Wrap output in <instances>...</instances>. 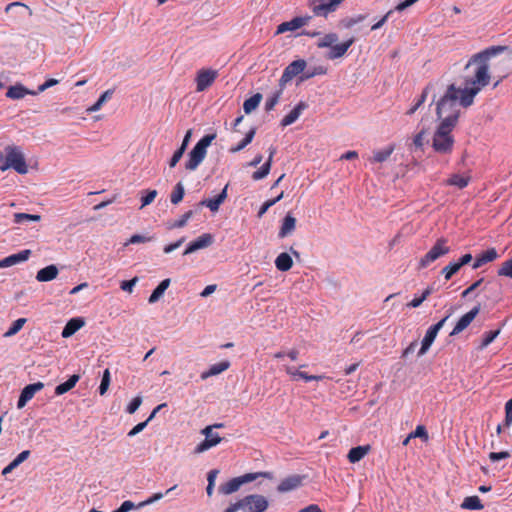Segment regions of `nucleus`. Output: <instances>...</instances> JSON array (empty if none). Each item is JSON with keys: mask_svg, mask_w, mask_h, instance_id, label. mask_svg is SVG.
<instances>
[{"mask_svg": "<svg viewBox=\"0 0 512 512\" xmlns=\"http://www.w3.org/2000/svg\"><path fill=\"white\" fill-rule=\"evenodd\" d=\"M508 49L507 46H491L479 53L474 54L465 66L468 70L474 67L472 76H467L464 81V88L461 89L460 104L464 108L474 103L475 96L489 84V64L491 57L496 56Z\"/></svg>", "mask_w": 512, "mask_h": 512, "instance_id": "obj_1", "label": "nucleus"}, {"mask_svg": "<svg viewBox=\"0 0 512 512\" xmlns=\"http://www.w3.org/2000/svg\"><path fill=\"white\" fill-rule=\"evenodd\" d=\"M460 97L461 89L457 88L455 84H450L445 94L437 103L436 113L441 119V122H446L447 119L455 118L453 125L456 126L460 115Z\"/></svg>", "mask_w": 512, "mask_h": 512, "instance_id": "obj_2", "label": "nucleus"}, {"mask_svg": "<svg viewBox=\"0 0 512 512\" xmlns=\"http://www.w3.org/2000/svg\"><path fill=\"white\" fill-rule=\"evenodd\" d=\"M454 120L455 118L447 119L446 122H440L437 127L432 139V148L435 152L444 155L452 153L455 142L451 134L455 127V125H453Z\"/></svg>", "mask_w": 512, "mask_h": 512, "instance_id": "obj_3", "label": "nucleus"}, {"mask_svg": "<svg viewBox=\"0 0 512 512\" xmlns=\"http://www.w3.org/2000/svg\"><path fill=\"white\" fill-rule=\"evenodd\" d=\"M269 507L268 499L260 494H250L232 503L227 510L229 512H266Z\"/></svg>", "mask_w": 512, "mask_h": 512, "instance_id": "obj_4", "label": "nucleus"}, {"mask_svg": "<svg viewBox=\"0 0 512 512\" xmlns=\"http://www.w3.org/2000/svg\"><path fill=\"white\" fill-rule=\"evenodd\" d=\"M5 161L0 165L2 172L12 168L19 174H26L28 172V165L25 157L19 146L8 145L4 149Z\"/></svg>", "mask_w": 512, "mask_h": 512, "instance_id": "obj_5", "label": "nucleus"}, {"mask_svg": "<svg viewBox=\"0 0 512 512\" xmlns=\"http://www.w3.org/2000/svg\"><path fill=\"white\" fill-rule=\"evenodd\" d=\"M215 137V134L205 135L196 143L188 155V160L185 164L187 170L194 171L200 165L206 156L208 146Z\"/></svg>", "mask_w": 512, "mask_h": 512, "instance_id": "obj_6", "label": "nucleus"}, {"mask_svg": "<svg viewBox=\"0 0 512 512\" xmlns=\"http://www.w3.org/2000/svg\"><path fill=\"white\" fill-rule=\"evenodd\" d=\"M260 477L271 479L273 477V474L271 472L266 471L246 473L242 476L232 478L224 484H221L219 486V492L223 495H230L238 491L243 484L252 482Z\"/></svg>", "mask_w": 512, "mask_h": 512, "instance_id": "obj_7", "label": "nucleus"}, {"mask_svg": "<svg viewBox=\"0 0 512 512\" xmlns=\"http://www.w3.org/2000/svg\"><path fill=\"white\" fill-rule=\"evenodd\" d=\"M449 252L450 247L447 245V240L445 238H439L431 247V249L420 259L418 263V269L426 268L432 262L448 254Z\"/></svg>", "mask_w": 512, "mask_h": 512, "instance_id": "obj_8", "label": "nucleus"}, {"mask_svg": "<svg viewBox=\"0 0 512 512\" xmlns=\"http://www.w3.org/2000/svg\"><path fill=\"white\" fill-rule=\"evenodd\" d=\"M344 0H307L308 6L315 16L327 17L335 12Z\"/></svg>", "mask_w": 512, "mask_h": 512, "instance_id": "obj_9", "label": "nucleus"}, {"mask_svg": "<svg viewBox=\"0 0 512 512\" xmlns=\"http://www.w3.org/2000/svg\"><path fill=\"white\" fill-rule=\"evenodd\" d=\"M219 427H223V424L210 425L201 431L202 434L205 435V439L195 447V454L203 453L210 448L215 447L222 441V438L219 436V434L213 432V428Z\"/></svg>", "mask_w": 512, "mask_h": 512, "instance_id": "obj_10", "label": "nucleus"}, {"mask_svg": "<svg viewBox=\"0 0 512 512\" xmlns=\"http://www.w3.org/2000/svg\"><path fill=\"white\" fill-rule=\"evenodd\" d=\"M306 61L304 59H298L292 61L283 71L279 79V87L285 88L286 84L290 82L295 76L303 74L306 68Z\"/></svg>", "mask_w": 512, "mask_h": 512, "instance_id": "obj_11", "label": "nucleus"}, {"mask_svg": "<svg viewBox=\"0 0 512 512\" xmlns=\"http://www.w3.org/2000/svg\"><path fill=\"white\" fill-rule=\"evenodd\" d=\"M218 71L211 68H202L197 71L195 82L196 91L203 92L208 89L217 79Z\"/></svg>", "mask_w": 512, "mask_h": 512, "instance_id": "obj_12", "label": "nucleus"}, {"mask_svg": "<svg viewBox=\"0 0 512 512\" xmlns=\"http://www.w3.org/2000/svg\"><path fill=\"white\" fill-rule=\"evenodd\" d=\"M450 315H451V313L448 314L443 319H441L438 323H436L428 328V330L426 331V334L422 340L421 348L418 352L419 356L424 355L429 350L430 346L432 345L435 338L437 337L439 330L444 326L446 320L450 317Z\"/></svg>", "mask_w": 512, "mask_h": 512, "instance_id": "obj_13", "label": "nucleus"}, {"mask_svg": "<svg viewBox=\"0 0 512 512\" xmlns=\"http://www.w3.org/2000/svg\"><path fill=\"white\" fill-rule=\"evenodd\" d=\"M312 17L310 15L305 16H297L291 19L290 21L282 22L277 26L276 34H282L288 31H295L299 28L306 26Z\"/></svg>", "mask_w": 512, "mask_h": 512, "instance_id": "obj_14", "label": "nucleus"}, {"mask_svg": "<svg viewBox=\"0 0 512 512\" xmlns=\"http://www.w3.org/2000/svg\"><path fill=\"white\" fill-rule=\"evenodd\" d=\"M43 388L44 384L42 382H36L25 386L19 396L17 408L22 409L23 407H25L27 402L30 401L34 397V395L37 392L41 391Z\"/></svg>", "mask_w": 512, "mask_h": 512, "instance_id": "obj_15", "label": "nucleus"}, {"mask_svg": "<svg viewBox=\"0 0 512 512\" xmlns=\"http://www.w3.org/2000/svg\"><path fill=\"white\" fill-rule=\"evenodd\" d=\"M480 312V305L475 306L473 309H471L469 312L464 314L456 323L453 330L450 333V336L457 335L461 333L463 330H465L471 322L475 319V317Z\"/></svg>", "mask_w": 512, "mask_h": 512, "instance_id": "obj_16", "label": "nucleus"}, {"mask_svg": "<svg viewBox=\"0 0 512 512\" xmlns=\"http://www.w3.org/2000/svg\"><path fill=\"white\" fill-rule=\"evenodd\" d=\"M213 243V236L209 233H204L194 241L190 242L183 252V255L191 254L197 250L209 247Z\"/></svg>", "mask_w": 512, "mask_h": 512, "instance_id": "obj_17", "label": "nucleus"}, {"mask_svg": "<svg viewBox=\"0 0 512 512\" xmlns=\"http://www.w3.org/2000/svg\"><path fill=\"white\" fill-rule=\"evenodd\" d=\"M354 42L355 38L350 37L349 39L340 44H334L327 53L326 58L329 60H335L343 57L348 51V49L354 44Z\"/></svg>", "mask_w": 512, "mask_h": 512, "instance_id": "obj_18", "label": "nucleus"}, {"mask_svg": "<svg viewBox=\"0 0 512 512\" xmlns=\"http://www.w3.org/2000/svg\"><path fill=\"white\" fill-rule=\"evenodd\" d=\"M308 107V105L300 101L287 115L283 117L280 124L282 127L293 124L302 114V112Z\"/></svg>", "mask_w": 512, "mask_h": 512, "instance_id": "obj_19", "label": "nucleus"}, {"mask_svg": "<svg viewBox=\"0 0 512 512\" xmlns=\"http://www.w3.org/2000/svg\"><path fill=\"white\" fill-rule=\"evenodd\" d=\"M499 257L498 252L495 248H489L486 251L476 256L475 261L472 265L473 269H478L488 262H493Z\"/></svg>", "mask_w": 512, "mask_h": 512, "instance_id": "obj_20", "label": "nucleus"}, {"mask_svg": "<svg viewBox=\"0 0 512 512\" xmlns=\"http://www.w3.org/2000/svg\"><path fill=\"white\" fill-rule=\"evenodd\" d=\"M227 188L228 185H226L221 193H219L216 197L210 198V199H204L200 202L201 206L208 207L212 212H217L219 210L220 205L226 200L227 198Z\"/></svg>", "mask_w": 512, "mask_h": 512, "instance_id": "obj_21", "label": "nucleus"}, {"mask_svg": "<svg viewBox=\"0 0 512 512\" xmlns=\"http://www.w3.org/2000/svg\"><path fill=\"white\" fill-rule=\"evenodd\" d=\"M38 92H34L33 90H29L22 84H16L10 86L6 92V97L14 100H19L24 98L26 95H37Z\"/></svg>", "mask_w": 512, "mask_h": 512, "instance_id": "obj_22", "label": "nucleus"}, {"mask_svg": "<svg viewBox=\"0 0 512 512\" xmlns=\"http://www.w3.org/2000/svg\"><path fill=\"white\" fill-rule=\"evenodd\" d=\"M471 181V175L469 173L466 174H452L446 181L445 185L454 186L458 189H464L469 185Z\"/></svg>", "mask_w": 512, "mask_h": 512, "instance_id": "obj_23", "label": "nucleus"}, {"mask_svg": "<svg viewBox=\"0 0 512 512\" xmlns=\"http://www.w3.org/2000/svg\"><path fill=\"white\" fill-rule=\"evenodd\" d=\"M85 322L82 318L76 317L70 319L64 326L61 336L63 338H69L74 335L80 328L84 326Z\"/></svg>", "mask_w": 512, "mask_h": 512, "instance_id": "obj_24", "label": "nucleus"}, {"mask_svg": "<svg viewBox=\"0 0 512 512\" xmlns=\"http://www.w3.org/2000/svg\"><path fill=\"white\" fill-rule=\"evenodd\" d=\"M59 270L56 265L51 264L40 269L36 274V280L39 282H49L58 276Z\"/></svg>", "mask_w": 512, "mask_h": 512, "instance_id": "obj_25", "label": "nucleus"}, {"mask_svg": "<svg viewBox=\"0 0 512 512\" xmlns=\"http://www.w3.org/2000/svg\"><path fill=\"white\" fill-rule=\"evenodd\" d=\"M302 484V477L293 475L283 479L277 487L279 492H288L298 488Z\"/></svg>", "mask_w": 512, "mask_h": 512, "instance_id": "obj_26", "label": "nucleus"}, {"mask_svg": "<svg viewBox=\"0 0 512 512\" xmlns=\"http://www.w3.org/2000/svg\"><path fill=\"white\" fill-rule=\"evenodd\" d=\"M296 227V219L290 213H287L283 219L282 225L280 227L278 236L279 238H285L290 235Z\"/></svg>", "mask_w": 512, "mask_h": 512, "instance_id": "obj_27", "label": "nucleus"}, {"mask_svg": "<svg viewBox=\"0 0 512 512\" xmlns=\"http://www.w3.org/2000/svg\"><path fill=\"white\" fill-rule=\"evenodd\" d=\"M370 450V445L353 447L352 449H350L347 458L350 463L359 462L369 453Z\"/></svg>", "mask_w": 512, "mask_h": 512, "instance_id": "obj_28", "label": "nucleus"}, {"mask_svg": "<svg viewBox=\"0 0 512 512\" xmlns=\"http://www.w3.org/2000/svg\"><path fill=\"white\" fill-rule=\"evenodd\" d=\"M30 255L31 251L29 249H25L19 253L9 255L4 258L5 267H10L20 262H24L29 259Z\"/></svg>", "mask_w": 512, "mask_h": 512, "instance_id": "obj_29", "label": "nucleus"}, {"mask_svg": "<svg viewBox=\"0 0 512 512\" xmlns=\"http://www.w3.org/2000/svg\"><path fill=\"white\" fill-rule=\"evenodd\" d=\"M230 367L229 361H222L216 364H213L207 371H204L201 374V379L206 380L209 377L221 374L226 371Z\"/></svg>", "mask_w": 512, "mask_h": 512, "instance_id": "obj_30", "label": "nucleus"}, {"mask_svg": "<svg viewBox=\"0 0 512 512\" xmlns=\"http://www.w3.org/2000/svg\"><path fill=\"white\" fill-rule=\"evenodd\" d=\"M275 266L277 270L286 272L292 268L293 259L288 253L282 252L276 257Z\"/></svg>", "mask_w": 512, "mask_h": 512, "instance_id": "obj_31", "label": "nucleus"}, {"mask_svg": "<svg viewBox=\"0 0 512 512\" xmlns=\"http://www.w3.org/2000/svg\"><path fill=\"white\" fill-rule=\"evenodd\" d=\"M79 379H80V376L77 374L70 376V378L67 381L56 386L55 394L63 395L65 393H67L68 391H70L72 388L75 387V385L79 381Z\"/></svg>", "mask_w": 512, "mask_h": 512, "instance_id": "obj_32", "label": "nucleus"}, {"mask_svg": "<svg viewBox=\"0 0 512 512\" xmlns=\"http://www.w3.org/2000/svg\"><path fill=\"white\" fill-rule=\"evenodd\" d=\"M169 285H170V279L169 278L164 279L163 281H161L160 284L151 293V295H150V297L148 299V302L150 304L157 302L162 297V295L164 294L166 289L169 287Z\"/></svg>", "mask_w": 512, "mask_h": 512, "instance_id": "obj_33", "label": "nucleus"}, {"mask_svg": "<svg viewBox=\"0 0 512 512\" xmlns=\"http://www.w3.org/2000/svg\"><path fill=\"white\" fill-rule=\"evenodd\" d=\"M256 134V128L252 127L245 135V137L236 145L232 146L229 151L231 153H237L243 150L248 144H250Z\"/></svg>", "mask_w": 512, "mask_h": 512, "instance_id": "obj_34", "label": "nucleus"}, {"mask_svg": "<svg viewBox=\"0 0 512 512\" xmlns=\"http://www.w3.org/2000/svg\"><path fill=\"white\" fill-rule=\"evenodd\" d=\"M461 508L466 510H482L484 506L478 496H468L461 503Z\"/></svg>", "mask_w": 512, "mask_h": 512, "instance_id": "obj_35", "label": "nucleus"}, {"mask_svg": "<svg viewBox=\"0 0 512 512\" xmlns=\"http://www.w3.org/2000/svg\"><path fill=\"white\" fill-rule=\"evenodd\" d=\"M165 406V404H160L158 405L156 408H154V410L152 411V413L150 414V416L144 421V422H140L138 423L136 426H134L129 432H128V436L129 437H133L135 435H137L138 433H140L148 424L149 421H151L156 413L163 407Z\"/></svg>", "mask_w": 512, "mask_h": 512, "instance_id": "obj_36", "label": "nucleus"}, {"mask_svg": "<svg viewBox=\"0 0 512 512\" xmlns=\"http://www.w3.org/2000/svg\"><path fill=\"white\" fill-rule=\"evenodd\" d=\"M394 151V146L389 145L382 150L375 151L373 157L370 158V162L382 163L386 161Z\"/></svg>", "mask_w": 512, "mask_h": 512, "instance_id": "obj_37", "label": "nucleus"}, {"mask_svg": "<svg viewBox=\"0 0 512 512\" xmlns=\"http://www.w3.org/2000/svg\"><path fill=\"white\" fill-rule=\"evenodd\" d=\"M262 100V95L260 93H256L250 98L246 99L243 103V110L246 114H250L253 112L260 104Z\"/></svg>", "mask_w": 512, "mask_h": 512, "instance_id": "obj_38", "label": "nucleus"}, {"mask_svg": "<svg viewBox=\"0 0 512 512\" xmlns=\"http://www.w3.org/2000/svg\"><path fill=\"white\" fill-rule=\"evenodd\" d=\"M338 39H339V37L336 33H334V32L327 33L317 41L316 45L320 49H322V48L330 49L338 41Z\"/></svg>", "mask_w": 512, "mask_h": 512, "instance_id": "obj_39", "label": "nucleus"}, {"mask_svg": "<svg viewBox=\"0 0 512 512\" xmlns=\"http://www.w3.org/2000/svg\"><path fill=\"white\" fill-rule=\"evenodd\" d=\"M325 74H327V68L325 66L318 65L307 71L304 70V73L300 76V81H305L314 76Z\"/></svg>", "mask_w": 512, "mask_h": 512, "instance_id": "obj_40", "label": "nucleus"}, {"mask_svg": "<svg viewBox=\"0 0 512 512\" xmlns=\"http://www.w3.org/2000/svg\"><path fill=\"white\" fill-rule=\"evenodd\" d=\"M283 91L284 88L279 87L277 91H275L270 97L267 98L265 102V111L269 112L275 108L281 98Z\"/></svg>", "mask_w": 512, "mask_h": 512, "instance_id": "obj_41", "label": "nucleus"}, {"mask_svg": "<svg viewBox=\"0 0 512 512\" xmlns=\"http://www.w3.org/2000/svg\"><path fill=\"white\" fill-rule=\"evenodd\" d=\"M432 87V84H428L422 91L419 99L415 102V104L407 111V115L414 114L420 106L423 105V103L426 101V98L428 96V92L430 88Z\"/></svg>", "mask_w": 512, "mask_h": 512, "instance_id": "obj_42", "label": "nucleus"}, {"mask_svg": "<svg viewBox=\"0 0 512 512\" xmlns=\"http://www.w3.org/2000/svg\"><path fill=\"white\" fill-rule=\"evenodd\" d=\"M184 194H185L184 186L181 182H178L176 184V186L174 187V190L171 194V197H170L171 203L174 205L180 203L184 197Z\"/></svg>", "mask_w": 512, "mask_h": 512, "instance_id": "obj_43", "label": "nucleus"}, {"mask_svg": "<svg viewBox=\"0 0 512 512\" xmlns=\"http://www.w3.org/2000/svg\"><path fill=\"white\" fill-rule=\"evenodd\" d=\"M26 322V318H19L15 320L10 326V328L4 333V337H12L15 334H17L23 328Z\"/></svg>", "mask_w": 512, "mask_h": 512, "instance_id": "obj_44", "label": "nucleus"}, {"mask_svg": "<svg viewBox=\"0 0 512 512\" xmlns=\"http://www.w3.org/2000/svg\"><path fill=\"white\" fill-rule=\"evenodd\" d=\"M41 220L40 215L36 214H28V213H15L14 214V223L21 224L25 221H35L38 222Z\"/></svg>", "mask_w": 512, "mask_h": 512, "instance_id": "obj_45", "label": "nucleus"}, {"mask_svg": "<svg viewBox=\"0 0 512 512\" xmlns=\"http://www.w3.org/2000/svg\"><path fill=\"white\" fill-rule=\"evenodd\" d=\"M112 91L111 90H107L105 91L100 97L99 99L91 106L87 109L88 112H96L98 110H100V108L102 107V105L111 98L112 96Z\"/></svg>", "mask_w": 512, "mask_h": 512, "instance_id": "obj_46", "label": "nucleus"}, {"mask_svg": "<svg viewBox=\"0 0 512 512\" xmlns=\"http://www.w3.org/2000/svg\"><path fill=\"white\" fill-rule=\"evenodd\" d=\"M271 166H272V162L270 161H266L261 167L260 169H258L257 171H255L253 174H252V178L253 180L257 181V180H261V179H264L270 172L271 170Z\"/></svg>", "mask_w": 512, "mask_h": 512, "instance_id": "obj_47", "label": "nucleus"}, {"mask_svg": "<svg viewBox=\"0 0 512 512\" xmlns=\"http://www.w3.org/2000/svg\"><path fill=\"white\" fill-rule=\"evenodd\" d=\"M271 166H272V162L270 161H266L261 167L260 169H258L257 171H255L253 174H252V178L253 180L257 181V180H261V179H264L270 172L271 170Z\"/></svg>", "mask_w": 512, "mask_h": 512, "instance_id": "obj_48", "label": "nucleus"}, {"mask_svg": "<svg viewBox=\"0 0 512 512\" xmlns=\"http://www.w3.org/2000/svg\"><path fill=\"white\" fill-rule=\"evenodd\" d=\"M460 266L457 262H453L445 266L441 273L444 275L445 280H450L454 274H456L460 270Z\"/></svg>", "mask_w": 512, "mask_h": 512, "instance_id": "obj_49", "label": "nucleus"}, {"mask_svg": "<svg viewBox=\"0 0 512 512\" xmlns=\"http://www.w3.org/2000/svg\"><path fill=\"white\" fill-rule=\"evenodd\" d=\"M497 273L499 276H505L512 279V257L501 264Z\"/></svg>", "mask_w": 512, "mask_h": 512, "instance_id": "obj_50", "label": "nucleus"}, {"mask_svg": "<svg viewBox=\"0 0 512 512\" xmlns=\"http://www.w3.org/2000/svg\"><path fill=\"white\" fill-rule=\"evenodd\" d=\"M110 381H111L110 371H109V369H105L103 372L100 386H99V394L100 395H104L107 392L109 385H110Z\"/></svg>", "mask_w": 512, "mask_h": 512, "instance_id": "obj_51", "label": "nucleus"}, {"mask_svg": "<svg viewBox=\"0 0 512 512\" xmlns=\"http://www.w3.org/2000/svg\"><path fill=\"white\" fill-rule=\"evenodd\" d=\"M153 240H154L153 236H143V235L135 234V235H132L127 240V242L124 243V246H128L130 244L146 243V242H150Z\"/></svg>", "mask_w": 512, "mask_h": 512, "instance_id": "obj_52", "label": "nucleus"}, {"mask_svg": "<svg viewBox=\"0 0 512 512\" xmlns=\"http://www.w3.org/2000/svg\"><path fill=\"white\" fill-rule=\"evenodd\" d=\"M499 333H500V329L485 332L483 335L481 348H485L488 345H490L495 340V338L499 335Z\"/></svg>", "mask_w": 512, "mask_h": 512, "instance_id": "obj_53", "label": "nucleus"}, {"mask_svg": "<svg viewBox=\"0 0 512 512\" xmlns=\"http://www.w3.org/2000/svg\"><path fill=\"white\" fill-rule=\"evenodd\" d=\"M193 216V211L192 210H189L187 212H185L179 220L175 221L171 226L170 228H181V227H184L188 220Z\"/></svg>", "mask_w": 512, "mask_h": 512, "instance_id": "obj_54", "label": "nucleus"}, {"mask_svg": "<svg viewBox=\"0 0 512 512\" xmlns=\"http://www.w3.org/2000/svg\"><path fill=\"white\" fill-rule=\"evenodd\" d=\"M410 437L421 438L424 441H427L429 438L427 430H426L425 426H423V425H418L416 427V429L410 433Z\"/></svg>", "mask_w": 512, "mask_h": 512, "instance_id": "obj_55", "label": "nucleus"}, {"mask_svg": "<svg viewBox=\"0 0 512 512\" xmlns=\"http://www.w3.org/2000/svg\"><path fill=\"white\" fill-rule=\"evenodd\" d=\"M157 196L156 190H147L146 195L141 198V208L151 204Z\"/></svg>", "mask_w": 512, "mask_h": 512, "instance_id": "obj_56", "label": "nucleus"}, {"mask_svg": "<svg viewBox=\"0 0 512 512\" xmlns=\"http://www.w3.org/2000/svg\"><path fill=\"white\" fill-rule=\"evenodd\" d=\"M365 18H366L365 15L360 14L355 17H351V18L344 20L343 25L345 28H352L354 25L364 21Z\"/></svg>", "mask_w": 512, "mask_h": 512, "instance_id": "obj_57", "label": "nucleus"}, {"mask_svg": "<svg viewBox=\"0 0 512 512\" xmlns=\"http://www.w3.org/2000/svg\"><path fill=\"white\" fill-rule=\"evenodd\" d=\"M138 282V277H134L131 280L122 281L120 288L128 293H132L134 286Z\"/></svg>", "mask_w": 512, "mask_h": 512, "instance_id": "obj_58", "label": "nucleus"}, {"mask_svg": "<svg viewBox=\"0 0 512 512\" xmlns=\"http://www.w3.org/2000/svg\"><path fill=\"white\" fill-rule=\"evenodd\" d=\"M142 403V398L140 396H136L135 398H133L131 400V402L128 404L127 408H126V411L129 413V414H133L137 411V409L139 408V406L141 405Z\"/></svg>", "mask_w": 512, "mask_h": 512, "instance_id": "obj_59", "label": "nucleus"}, {"mask_svg": "<svg viewBox=\"0 0 512 512\" xmlns=\"http://www.w3.org/2000/svg\"><path fill=\"white\" fill-rule=\"evenodd\" d=\"M163 497H164V494L162 492L155 493L151 497H149L147 500L140 502L137 507L141 508L146 505H150V504L162 499Z\"/></svg>", "mask_w": 512, "mask_h": 512, "instance_id": "obj_60", "label": "nucleus"}, {"mask_svg": "<svg viewBox=\"0 0 512 512\" xmlns=\"http://www.w3.org/2000/svg\"><path fill=\"white\" fill-rule=\"evenodd\" d=\"M184 241H185V238L182 237L179 240H177L176 242L166 245L163 248V252L165 254H169V253L173 252L174 250L178 249L184 243Z\"/></svg>", "mask_w": 512, "mask_h": 512, "instance_id": "obj_61", "label": "nucleus"}, {"mask_svg": "<svg viewBox=\"0 0 512 512\" xmlns=\"http://www.w3.org/2000/svg\"><path fill=\"white\" fill-rule=\"evenodd\" d=\"M510 457V453L508 451H501V452H491L489 454V459L492 462H496L502 459H506Z\"/></svg>", "mask_w": 512, "mask_h": 512, "instance_id": "obj_62", "label": "nucleus"}, {"mask_svg": "<svg viewBox=\"0 0 512 512\" xmlns=\"http://www.w3.org/2000/svg\"><path fill=\"white\" fill-rule=\"evenodd\" d=\"M56 84H58V80L54 79V78H50V79L46 80L43 84L39 85L38 89L35 92H38V94H39Z\"/></svg>", "mask_w": 512, "mask_h": 512, "instance_id": "obj_63", "label": "nucleus"}, {"mask_svg": "<svg viewBox=\"0 0 512 512\" xmlns=\"http://www.w3.org/2000/svg\"><path fill=\"white\" fill-rule=\"evenodd\" d=\"M299 378L303 379L306 382H309V381L323 380L324 378H326V376L325 375H308L307 373L301 371V373L299 374Z\"/></svg>", "mask_w": 512, "mask_h": 512, "instance_id": "obj_64", "label": "nucleus"}]
</instances>
